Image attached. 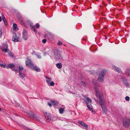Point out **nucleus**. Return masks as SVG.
I'll return each instance as SVG.
<instances>
[{
  "mask_svg": "<svg viewBox=\"0 0 130 130\" xmlns=\"http://www.w3.org/2000/svg\"><path fill=\"white\" fill-rule=\"evenodd\" d=\"M55 56L56 60H61L62 59V57L59 53L57 51L55 52Z\"/></svg>",
  "mask_w": 130,
  "mask_h": 130,
  "instance_id": "423d86ee",
  "label": "nucleus"
},
{
  "mask_svg": "<svg viewBox=\"0 0 130 130\" xmlns=\"http://www.w3.org/2000/svg\"><path fill=\"white\" fill-rule=\"evenodd\" d=\"M30 69L37 72H39L40 70V69L38 67L34 66V64Z\"/></svg>",
  "mask_w": 130,
  "mask_h": 130,
  "instance_id": "f8f14e48",
  "label": "nucleus"
},
{
  "mask_svg": "<svg viewBox=\"0 0 130 130\" xmlns=\"http://www.w3.org/2000/svg\"><path fill=\"white\" fill-rule=\"evenodd\" d=\"M36 27L37 28H39V25L37 23V24H36Z\"/></svg>",
  "mask_w": 130,
  "mask_h": 130,
  "instance_id": "4c0bfd02",
  "label": "nucleus"
},
{
  "mask_svg": "<svg viewBox=\"0 0 130 130\" xmlns=\"http://www.w3.org/2000/svg\"><path fill=\"white\" fill-rule=\"evenodd\" d=\"M48 34L46 35V37H47L48 39L50 40H52L53 39V36L49 33H48Z\"/></svg>",
  "mask_w": 130,
  "mask_h": 130,
  "instance_id": "f3484780",
  "label": "nucleus"
},
{
  "mask_svg": "<svg viewBox=\"0 0 130 130\" xmlns=\"http://www.w3.org/2000/svg\"><path fill=\"white\" fill-rule=\"evenodd\" d=\"M48 104L49 106H51L52 105H58V103L56 101H53L51 100L50 103H48Z\"/></svg>",
  "mask_w": 130,
  "mask_h": 130,
  "instance_id": "9b49d317",
  "label": "nucleus"
},
{
  "mask_svg": "<svg viewBox=\"0 0 130 130\" xmlns=\"http://www.w3.org/2000/svg\"><path fill=\"white\" fill-rule=\"evenodd\" d=\"M7 48H8V46L7 45L6 46V48L5 49H3L2 50V51L3 52H4L5 53H6L7 52Z\"/></svg>",
  "mask_w": 130,
  "mask_h": 130,
  "instance_id": "bb28decb",
  "label": "nucleus"
},
{
  "mask_svg": "<svg viewBox=\"0 0 130 130\" xmlns=\"http://www.w3.org/2000/svg\"><path fill=\"white\" fill-rule=\"evenodd\" d=\"M19 20V22L20 24L23 25L24 24V21L22 18H20V19Z\"/></svg>",
  "mask_w": 130,
  "mask_h": 130,
  "instance_id": "aec40b11",
  "label": "nucleus"
},
{
  "mask_svg": "<svg viewBox=\"0 0 130 130\" xmlns=\"http://www.w3.org/2000/svg\"><path fill=\"white\" fill-rule=\"evenodd\" d=\"M44 114L45 116V118L46 119L47 121L49 122L51 120V116L49 113H48L46 112H44Z\"/></svg>",
  "mask_w": 130,
  "mask_h": 130,
  "instance_id": "1a4fd4ad",
  "label": "nucleus"
},
{
  "mask_svg": "<svg viewBox=\"0 0 130 130\" xmlns=\"http://www.w3.org/2000/svg\"><path fill=\"white\" fill-rule=\"evenodd\" d=\"M92 82L93 83V84L94 85L95 91L96 93V95H97V94L98 93V90H97V87H96V85L97 84V81L96 80L93 79L92 80Z\"/></svg>",
  "mask_w": 130,
  "mask_h": 130,
  "instance_id": "ddd939ff",
  "label": "nucleus"
},
{
  "mask_svg": "<svg viewBox=\"0 0 130 130\" xmlns=\"http://www.w3.org/2000/svg\"><path fill=\"white\" fill-rule=\"evenodd\" d=\"M46 39H43L42 40V42H43V43H46Z\"/></svg>",
  "mask_w": 130,
  "mask_h": 130,
  "instance_id": "473e14b6",
  "label": "nucleus"
},
{
  "mask_svg": "<svg viewBox=\"0 0 130 130\" xmlns=\"http://www.w3.org/2000/svg\"><path fill=\"white\" fill-rule=\"evenodd\" d=\"M82 84L84 87H85L86 85L85 83L83 82H82Z\"/></svg>",
  "mask_w": 130,
  "mask_h": 130,
  "instance_id": "2f4dec72",
  "label": "nucleus"
},
{
  "mask_svg": "<svg viewBox=\"0 0 130 130\" xmlns=\"http://www.w3.org/2000/svg\"><path fill=\"white\" fill-rule=\"evenodd\" d=\"M19 70H21L23 69V68L22 66H20L19 67Z\"/></svg>",
  "mask_w": 130,
  "mask_h": 130,
  "instance_id": "72a5a7b5",
  "label": "nucleus"
},
{
  "mask_svg": "<svg viewBox=\"0 0 130 130\" xmlns=\"http://www.w3.org/2000/svg\"><path fill=\"white\" fill-rule=\"evenodd\" d=\"M78 122L82 125L84 126L85 127L87 128L88 127V125L85 124L84 122H83L82 121H79Z\"/></svg>",
  "mask_w": 130,
  "mask_h": 130,
  "instance_id": "a211bd4d",
  "label": "nucleus"
},
{
  "mask_svg": "<svg viewBox=\"0 0 130 130\" xmlns=\"http://www.w3.org/2000/svg\"><path fill=\"white\" fill-rule=\"evenodd\" d=\"M64 109L63 108H60L59 110V112L60 114H62L63 113L64 111Z\"/></svg>",
  "mask_w": 130,
  "mask_h": 130,
  "instance_id": "a878e982",
  "label": "nucleus"
},
{
  "mask_svg": "<svg viewBox=\"0 0 130 130\" xmlns=\"http://www.w3.org/2000/svg\"><path fill=\"white\" fill-rule=\"evenodd\" d=\"M88 109L91 111L94 114L95 113V112L94 111L93 109V108L92 106H87Z\"/></svg>",
  "mask_w": 130,
  "mask_h": 130,
  "instance_id": "6ab92c4d",
  "label": "nucleus"
},
{
  "mask_svg": "<svg viewBox=\"0 0 130 130\" xmlns=\"http://www.w3.org/2000/svg\"><path fill=\"white\" fill-rule=\"evenodd\" d=\"M25 63L26 66L29 67L30 69L34 65L31 61L30 59H27Z\"/></svg>",
  "mask_w": 130,
  "mask_h": 130,
  "instance_id": "39448f33",
  "label": "nucleus"
},
{
  "mask_svg": "<svg viewBox=\"0 0 130 130\" xmlns=\"http://www.w3.org/2000/svg\"><path fill=\"white\" fill-rule=\"evenodd\" d=\"M2 19L3 21H5L6 20L3 14L2 15Z\"/></svg>",
  "mask_w": 130,
  "mask_h": 130,
  "instance_id": "c85d7f7f",
  "label": "nucleus"
},
{
  "mask_svg": "<svg viewBox=\"0 0 130 130\" xmlns=\"http://www.w3.org/2000/svg\"><path fill=\"white\" fill-rule=\"evenodd\" d=\"M0 66H1L2 67L4 68L5 67V66L3 64H1L0 65Z\"/></svg>",
  "mask_w": 130,
  "mask_h": 130,
  "instance_id": "e433bc0d",
  "label": "nucleus"
},
{
  "mask_svg": "<svg viewBox=\"0 0 130 130\" xmlns=\"http://www.w3.org/2000/svg\"><path fill=\"white\" fill-rule=\"evenodd\" d=\"M17 24L15 23H13V29L14 30H16L17 29Z\"/></svg>",
  "mask_w": 130,
  "mask_h": 130,
  "instance_id": "5701e85b",
  "label": "nucleus"
},
{
  "mask_svg": "<svg viewBox=\"0 0 130 130\" xmlns=\"http://www.w3.org/2000/svg\"><path fill=\"white\" fill-rule=\"evenodd\" d=\"M52 79L51 78L46 77V80L47 83L48 84H50V86H53L54 85V83L53 81H51Z\"/></svg>",
  "mask_w": 130,
  "mask_h": 130,
  "instance_id": "9d476101",
  "label": "nucleus"
},
{
  "mask_svg": "<svg viewBox=\"0 0 130 130\" xmlns=\"http://www.w3.org/2000/svg\"><path fill=\"white\" fill-rule=\"evenodd\" d=\"M23 36L24 39L25 40L27 39L29 37V35H27V33L25 29H24L23 31Z\"/></svg>",
  "mask_w": 130,
  "mask_h": 130,
  "instance_id": "6e6552de",
  "label": "nucleus"
},
{
  "mask_svg": "<svg viewBox=\"0 0 130 130\" xmlns=\"http://www.w3.org/2000/svg\"><path fill=\"white\" fill-rule=\"evenodd\" d=\"M86 102L87 106H89L91 105V101L90 99L87 97L86 99Z\"/></svg>",
  "mask_w": 130,
  "mask_h": 130,
  "instance_id": "2eb2a0df",
  "label": "nucleus"
},
{
  "mask_svg": "<svg viewBox=\"0 0 130 130\" xmlns=\"http://www.w3.org/2000/svg\"><path fill=\"white\" fill-rule=\"evenodd\" d=\"M99 97L100 99V101L99 103L101 106L103 105L104 102L103 100V96L102 93H101L99 95Z\"/></svg>",
  "mask_w": 130,
  "mask_h": 130,
  "instance_id": "0eeeda50",
  "label": "nucleus"
},
{
  "mask_svg": "<svg viewBox=\"0 0 130 130\" xmlns=\"http://www.w3.org/2000/svg\"><path fill=\"white\" fill-rule=\"evenodd\" d=\"M9 55L10 56L12 57H14V55L12 53H9Z\"/></svg>",
  "mask_w": 130,
  "mask_h": 130,
  "instance_id": "7c9ffc66",
  "label": "nucleus"
},
{
  "mask_svg": "<svg viewBox=\"0 0 130 130\" xmlns=\"http://www.w3.org/2000/svg\"><path fill=\"white\" fill-rule=\"evenodd\" d=\"M125 99L126 101H128L129 100V98L128 96H127L125 98Z\"/></svg>",
  "mask_w": 130,
  "mask_h": 130,
  "instance_id": "c756f323",
  "label": "nucleus"
},
{
  "mask_svg": "<svg viewBox=\"0 0 130 130\" xmlns=\"http://www.w3.org/2000/svg\"><path fill=\"white\" fill-rule=\"evenodd\" d=\"M19 75L22 78H23L25 77V76L23 75L22 73H21V72H19Z\"/></svg>",
  "mask_w": 130,
  "mask_h": 130,
  "instance_id": "cd10ccee",
  "label": "nucleus"
},
{
  "mask_svg": "<svg viewBox=\"0 0 130 130\" xmlns=\"http://www.w3.org/2000/svg\"><path fill=\"white\" fill-rule=\"evenodd\" d=\"M56 66L58 69H61L62 67V64L61 63H58L56 64Z\"/></svg>",
  "mask_w": 130,
  "mask_h": 130,
  "instance_id": "4be33fe9",
  "label": "nucleus"
},
{
  "mask_svg": "<svg viewBox=\"0 0 130 130\" xmlns=\"http://www.w3.org/2000/svg\"><path fill=\"white\" fill-rule=\"evenodd\" d=\"M27 24L29 26L31 30L35 33H37L38 31L35 29V27L33 25V24L31 23V22L28 21L27 23Z\"/></svg>",
  "mask_w": 130,
  "mask_h": 130,
  "instance_id": "7ed1b4c3",
  "label": "nucleus"
},
{
  "mask_svg": "<svg viewBox=\"0 0 130 130\" xmlns=\"http://www.w3.org/2000/svg\"><path fill=\"white\" fill-rule=\"evenodd\" d=\"M2 21V18L0 16V22H1Z\"/></svg>",
  "mask_w": 130,
  "mask_h": 130,
  "instance_id": "ea45409f",
  "label": "nucleus"
},
{
  "mask_svg": "<svg viewBox=\"0 0 130 130\" xmlns=\"http://www.w3.org/2000/svg\"><path fill=\"white\" fill-rule=\"evenodd\" d=\"M123 125L126 127H128L130 126V119H126L124 121Z\"/></svg>",
  "mask_w": 130,
  "mask_h": 130,
  "instance_id": "20e7f679",
  "label": "nucleus"
},
{
  "mask_svg": "<svg viewBox=\"0 0 130 130\" xmlns=\"http://www.w3.org/2000/svg\"><path fill=\"white\" fill-rule=\"evenodd\" d=\"M106 73V71L104 70H102L99 73V75L98 78V80L100 82H102L104 80V76Z\"/></svg>",
  "mask_w": 130,
  "mask_h": 130,
  "instance_id": "f257e3e1",
  "label": "nucleus"
},
{
  "mask_svg": "<svg viewBox=\"0 0 130 130\" xmlns=\"http://www.w3.org/2000/svg\"><path fill=\"white\" fill-rule=\"evenodd\" d=\"M4 21V23L6 25H7V20H5V21Z\"/></svg>",
  "mask_w": 130,
  "mask_h": 130,
  "instance_id": "f704fd0d",
  "label": "nucleus"
},
{
  "mask_svg": "<svg viewBox=\"0 0 130 130\" xmlns=\"http://www.w3.org/2000/svg\"><path fill=\"white\" fill-rule=\"evenodd\" d=\"M14 66V65L13 64H10L9 65L8 67H7V68H8L9 67L10 68L12 69L13 68Z\"/></svg>",
  "mask_w": 130,
  "mask_h": 130,
  "instance_id": "b1692460",
  "label": "nucleus"
},
{
  "mask_svg": "<svg viewBox=\"0 0 130 130\" xmlns=\"http://www.w3.org/2000/svg\"><path fill=\"white\" fill-rule=\"evenodd\" d=\"M28 117L32 119H34L37 120H39V118L37 116V115L34 113L33 112L30 111L27 113Z\"/></svg>",
  "mask_w": 130,
  "mask_h": 130,
  "instance_id": "f03ea898",
  "label": "nucleus"
},
{
  "mask_svg": "<svg viewBox=\"0 0 130 130\" xmlns=\"http://www.w3.org/2000/svg\"><path fill=\"white\" fill-rule=\"evenodd\" d=\"M2 31L0 29V37L2 36Z\"/></svg>",
  "mask_w": 130,
  "mask_h": 130,
  "instance_id": "58836bf2",
  "label": "nucleus"
},
{
  "mask_svg": "<svg viewBox=\"0 0 130 130\" xmlns=\"http://www.w3.org/2000/svg\"><path fill=\"white\" fill-rule=\"evenodd\" d=\"M1 108H0V111H1Z\"/></svg>",
  "mask_w": 130,
  "mask_h": 130,
  "instance_id": "a19ab883",
  "label": "nucleus"
},
{
  "mask_svg": "<svg viewBox=\"0 0 130 130\" xmlns=\"http://www.w3.org/2000/svg\"><path fill=\"white\" fill-rule=\"evenodd\" d=\"M0 130H2V129H0Z\"/></svg>",
  "mask_w": 130,
  "mask_h": 130,
  "instance_id": "79ce46f5",
  "label": "nucleus"
},
{
  "mask_svg": "<svg viewBox=\"0 0 130 130\" xmlns=\"http://www.w3.org/2000/svg\"><path fill=\"white\" fill-rule=\"evenodd\" d=\"M102 109L103 113L104 114H106L107 112V109L106 106H101Z\"/></svg>",
  "mask_w": 130,
  "mask_h": 130,
  "instance_id": "dca6fc26",
  "label": "nucleus"
},
{
  "mask_svg": "<svg viewBox=\"0 0 130 130\" xmlns=\"http://www.w3.org/2000/svg\"><path fill=\"white\" fill-rule=\"evenodd\" d=\"M115 70L117 72H120V69L118 68L117 67H114Z\"/></svg>",
  "mask_w": 130,
  "mask_h": 130,
  "instance_id": "393cba45",
  "label": "nucleus"
},
{
  "mask_svg": "<svg viewBox=\"0 0 130 130\" xmlns=\"http://www.w3.org/2000/svg\"><path fill=\"white\" fill-rule=\"evenodd\" d=\"M125 72L126 75L130 77V69H127Z\"/></svg>",
  "mask_w": 130,
  "mask_h": 130,
  "instance_id": "412c9836",
  "label": "nucleus"
},
{
  "mask_svg": "<svg viewBox=\"0 0 130 130\" xmlns=\"http://www.w3.org/2000/svg\"><path fill=\"white\" fill-rule=\"evenodd\" d=\"M58 44L59 45H61L62 44V43L61 42L59 41L58 42Z\"/></svg>",
  "mask_w": 130,
  "mask_h": 130,
  "instance_id": "c9c22d12",
  "label": "nucleus"
},
{
  "mask_svg": "<svg viewBox=\"0 0 130 130\" xmlns=\"http://www.w3.org/2000/svg\"><path fill=\"white\" fill-rule=\"evenodd\" d=\"M14 36L12 38V40L14 42H18L19 41V38L17 37L15 34H14Z\"/></svg>",
  "mask_w": 130,
  "mask_h": 130,
  "instance_id": "4468645a",
  "label": "nucleus"
}]
</instances>
